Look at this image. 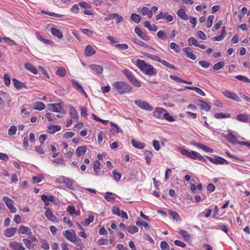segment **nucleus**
<instances>
[{"instance_id": "obj_1", "label": "nucleus", "mask_w": 250, "mask_h": 250, "mask_svg": "<svg viewBox=\"0 0 250 250\" xmlns=\"http://www.w3.org/2000/svg\"><path fill=\"white\" fill-rule=\"evenodd\" d=\"M136 65L141 71L146 75L151 76L156 74V70L153 66L143 60H137Z\"/></svg>"}, {"instance_id": "obj_2", "label": "nucleus", "mask_w": 250, "mask_h": 250, "mask_svg": "<svg viewBox=\"0 0 250 250\" xmlns=\"http://www.w3.org/2000/svg\"><path fill=\"white\" fill-rule=\"evenodd\" d=\"M112 86L121 94L129 92L132 90L131 86L122 81H118L112 84Z\"/></svg>"}, {"instance_id": "obj_3", "label": "nucleus", "mask_w": 250, "mask_h": 250, "mask_svg": "<svg viewBox=\"0 0 250 250\" xmlns=\"http://www.w3.org/2000/svg\"><path fill=\"white\" fill-rule=\"evenodd\" d=\"M123 73L132 84L137 87H139L141 86L140 82L132 75L131 72L128 69H125L123 70Z\"/></svg>"}, {"instance_id": "obj_4", "label": "nucleus", "mask_w": 250, "mask_h": 250, "mask_svg": "<svg viewBox=\"0 0 250 250\" xmlns=\"http://www.w3.org/2000/svg\"><path fill=\"white\" fill-rule=\"evenodd\" d=\"M135 104L140 108L145 110L147 111H151L153 110L152 107L146 101L141 100H135Z\"/></svg>"}, {"instance_id": "obj_5", "label": "nucleus", "mask_w": 250, "mask_h": 250, "mask_svg": "<svg viewBox=\"0 0 250 250\" xmlns=\"http://www.w3.org/2000/svg\"><path fill=\"white\" fill-rule=\"evenodd\" d=\"M2 200L11 212L15 213L17 212V208L13 206L14 202L12 199L7 196H4L2 198Z\"/></svg>"}, {"instance_id": "obj_6", "label": "nucleus", "mask_w": 250, "mask_h": 250, "mask_svg": "<svg viewBox=\"0 0 250 250\" xmlns=\"http://www.w3.org/2000/svg\"><path fill=\"white\" fill-rule=\"evenodd\" d=\"M165 19L167 22H170L173 20V17L167 12H161L156 16V20Z\"/></svg>"}, {"instance_id": "obj_7", "label": "nucleus", "mask_w": 250, "mask_h": 250, "mask_svg": "<svg viewBox=\"0 0 250 250\" xmlns=\"http://www.w3.org/2000/svg\"><path fill=\"white\" fill-rule=\"evenodd\" d=\"M71 82L72 83L73 86L75 88V89L79 92H82L85 96L86 98L87 97V95L83 89V86L77 81L72 79L71 80Z\"/></svg>"}, {"instance_id": "obj_8", "label": "nucleus", "mask_w": 250, "mask_h": 250, "mask_svg": "<svg viewBox=\"0 0 250 250\" xmlns=\"http://www.w3.org/2000/svg\"><path fill=\"white\" fill-rule=\"evenodd\" d=\"M223 94L225 96L229 99L233 100L237 102H241V100L239 96L234 93L226 90L223 92Z\"/></svg>"}, {"instance_id": "obj_9", "label": "nucleus", "mask_w": 250, "mask_h": 250, "mask_svg": "<svg viewBox=\"0 0 250 250\" xmlns=\"http://www.w3.org/2000/svg\"><path fill=\"white\" fill-rule=\"evenodd\" d=\"M63 234L65 237L71 242L77 237L76 235L75 232L73 230H71V231L65 230L63 232Z\"/></svg>"}, {"instance_id": "obj_10", "label": "nucleus", "mask_w": 250, "mask_h": 250, "mask_svg": "<svg viewBox=\"0 0 250 250\" xmlns=\"http://www.w3.org/2000/svg\"><path fill=\"white\" fill-rule=\"evenodd\" d=\"M134 31L142 40L144 41H148L150 37L147 36L145 32H144L140 28L136 27L134 29Z\"/></svg>"}, {"instance_id": "obj_11", "label": "nucleus", "mask_w": 250, "mask_h": 250, "mask_svg": "<svg viewBox=\"0 0 250 250\" xmlns=\"http://www.w3.org/2000/svg\"><path fill=\"white\" fill-rule=\"evenodd\" d=\"M46 210L45 212V216L50 221L52 222L56 221V217L54 215L53 212L49 208L44 207Z\"/></svg>"}, {"instance_id": "obj_12", "label": "nucleus", "mask_w": 250, "mask_h": 250, "mask_svg": "<svg viewBox=\"0 0 250 250\" xmlns=\"http://www.w3.org/2000/svg\"><path fill=\"white\" fill-rule=\"evenodd\" d=\"M9 247L14 250H25V248L23 246L22 244L15 241L11 242L9 244Z\"/></svg>"}, {"instance_id": "obj_13", "label": "nucleus", "mask_w": 250, "mask_h": 250, "mask_svg": "<svg viewBox=\"0 0 250 250\" xmlns=\"http://www.w3.org/2000/svg\"><path fill=\"white\" fill-rule=\"evenodd\" d=\"M89 67L95 74L100 75L103 73V68L99 65L90 64Z\"/></svg>"}, {"instance_id": "obj_14", "label": "nucleus", "mask_w": 250, "mask_h": 250, "mask_svg": "<svg viewBox=\"0 0 250 250\" xmlns=\"http://www.w3.org/2000/svg\"><path fill=\"white\" fill-rule=\"evenodd\" d=\"M48 110L56 112H60L61 111V104H51L47 105Z\"/></svg>"}, {"instance_id": "obj_15", "label": "nucleus", "mask_w": 250, "mask_h": 250, "mask_svg": "<svg viewBox=\"0 0 250 250\" xmlns=\"http://www.w3.org/2000/svg\"><path fill=\"white\" fill-rule=\"evenodd\" d=\"M166 110L161 107H157L153 113V116L157 118H162Z\"/></svg>"}, {"instance_id": "obj_16", "label": "nucleus", "mask_w": 250, "mask_h": 250, "mask_svg": "<svg viewBox=\"0 0 250 250\" xmlns=\"http://www.w3.org/2000/svg\"><path fill=\"white\" fill-rule=\"evenodd\" d=\"M191 144L194 146L197 147L198 148L202 149V150H204L206 152H212V150L211 148H210L209 147H208L204 145L203 144L198 143L196 142H193L191 143Z\"/></svg>"}, {"instance_id": "obj_17", "label": "nucleus", "mask_w": 250, "mask_h": 250, "mask_svg": "<svg viewBox=\"0 0 250 250\" xmlns=\"http://www.w3.org/2000/svg\"><path fill=\"white\" fill-rule=\"evenodd\" d=\"M183 51L186 53L187 57L188 58H190L192 60H195L196 59V56L192 53L191 48L189 47H185L183 48Z\"/></svg>"}, {"instance_id": "obj_18", "label": "nucleus", "mask_w": 250, "mask_h": 250, "mask_svg": "<svg viewBox=\"0 0 250 250\" xmlns=\"http://www.w3.org/2000/svg\"><path fill=\"white\" fill-rule=\"evenodd\" d=\"M189 158L193 159H198L203 161L204 162L205 161V157L202 156L199 153L196 152L194 151H190V155H189Z\"/></svg>"}, {"instance_id": "obj_19", "label": "nucleus", "mask_w": 250, "mask_h": 250, "mask_svg": "<svg viewBox=\"0 0 250 250\" xmlns=\"http://www.w3.org/2000/svg\"><path fill=\"white\" fill-rule=\"evenodd\" d=\"M132 145L138 149H143L146 146V144L144 143H142L133 139L131 141Z\"/></svg>"}, {"instance_id": "obj_20", "label": "nucleus", "mask_w": 250, "mask_h": 250, "mask_svg": "<svg viewBox=\"0 0 250 250\" xmlns=\"http://www.w3.org/2000/svg\"><path fill=\"white\" fill-rule=\"evenodd\" d=\"M16 228L12 227L7 229L4 231V235L7 237H10L16 233Z\"/></svg>"}, {"instance_id": "obj_21", "label": "nucleus", "mask_w": 250, "mask_h": 250, "mask_svg": "<svg viewBox=\"0 0 250 250\" xmlns=\"http://www.w3.org/2000/svg\"><path fill=\"white\" fill-rule=\"evenodd\" d=\"M225 137L229 142L234 144H236V142H237V137L234 135L232 134L231 131H229L228 134L225 136Z\"/></svg>"}, {"instance_id": "obj_22", "label": "nucleus", "mask_w": 250, "mask_h": 250, "mask_svg": "<svg viewBox=\"0 0 250 250\" xmlns=\"http://www.w3.org/2000/svg\"><path fill=\"white\" fill-rule=\"evenodd\" d=\"M132 41L133 42H134V43H136V44H138V45H139L140 46H143V47H146V48H149L150 49L154 50V49L152 46L148 45L147 44L145 43L144 42H142V41H140V40H138L137 39L133 38L132 39Z\"/></svg>"}, {"instance_id": "obj_23", "label": "nucleus", "mask_w": 250, "mask_h": 250, "mask_svg": "<svg viewBox=\"0 0 250 250\" xmlns=\"http://www.w3.org/2000/svg\"><path fill=\"white\" fill-rule=\"evenodd\" d=\"M86 151V148L84 146H80L77 148L76 153L79 157L83 156L85 155Z\"/></svg>"}, {"instance_id": "obj_24", "label": "nucleus", "mask_w": 250, "mask_h": 250, "mask_svg": "<svg viewBox=\"0 0 250 250\" xmlns=\"http://www.w3.org/2000/svg\"><path fill=\"white\" fill-rule=\"evenodd\" d=\"M95 53L96 51L91 46L87 45L86 46L84 50V53L86 56H91Z\"/></svg>"}, {"instance_id": "obj_25", "label": "nucleus", "mask_w": 250, "mask_h": 250, "mask_svg": "<svg viewBox=\"0 0 250 250\" xmlns=\"http://www.w3.org/2000/svg\"><path fill=\"white\" fill-rule=\"evenodd\" d=\"M20 233L21 234L31 235L32 234V232L31 229L26 226H21L19 229Z\"/></svg>"}, {"instance_id": "obj_26", "label": "nucleus", "mask_w": 250, "mask_h": 250, "mask_svg": "<svg viewBox=\"0 0 250 250\" xmlns=\"http://www.w3.org/2000/svg\"><path fill=\"white\" fill-rule=\"evenodd\" d=\"M45 105L43 103L40 102H37L33 104L32 108L38 110H42L45 108Z\"/></svg>"}, {"instance_id": "obj_27", "label": "nucleus", "mask_w": 250, "mask_h": 250, "mask_svg": "<svg viewBox=\"0 0 250 250\" xmlns=\"http://www.w3.org/2000/svg\"><path fill=\"white\" fill-rule=\"evenodd\" d=\"M197 104L200 106V108L202 109H203L205 111H208L210 108V106L207 103L202 100L198 101Z\"/></svg>"}, {"instance_id": "obj_28", "label": "nucleus", "mask_w": 250, "mask_h": 250, "mask_svg": "<svg viewBox=\"0 0 250 250\" xmlns=\"http://www.w3.org/2000/svg\"><path fill=\"white\" fill-rule=\"evenodd\" d=\"M249 117L246 114H240L236 116V119L239 122L247 123Z\"/></svg>"}, {"instance_id": "obj_29", "label": "nucleus", "mask_w": 250, "mask_h": 250, "mask_svg": "<svg viewBox=\"0 0 250 250\" xmlns=\"http://www.w3.org/2000/svg\"><path fill=\"white\" fill-rule=\"evenodd\" d=\"M51 32L54 36L57 37L59 39H62L63 37L62 32L57 28L52 27Z\"/></svg>"}, {"instance_id": "obj_30", "label": "nucleus", "mask_w": 250, "mask_h": 250, "mask_svg": "<svg viewBox=\"0 0 250 250\" xmlns=\"http://www.w3.org/2000/svg\"><path fill=\"white\" fill-rule=\"evenodd\" d=\"M61 127L58 125H50L48 127V132L50 134H53L56 132L60 130Z\"/></svg>"}, {"instance_id": "obj_31", "label": "nucleus", "mask_w": 250, "mask_h": 250, "mask_svg": "<svg viewBox=\"0 0 250 250\" xmlns=\"http://www.w3.org/2000/svg\"><path fill=\"white\" fill-rule=\"evenodd\" d=\"M42 200L44 202L45 205L47 206L48 202H53L54 200V198L51 195H42Z\"/></svg>"}, {"instance_id": "obj_32", "label": "nucleus", "mask_w": 250, "mask_h": 250, "mask_svg": "<svg viewBox=\"0 0 250 250\" xmlns=\"http://www.w3.org/2000/svg\"><path fill=\"white\" fill-rule=\"evenodd\" d=\"M14 86L17 89H21L23 87H26V86L21 83V82L16 79H13L12 80Z\"/></svg>"}, {"instance_id": "obj_33", "label": "nucleus", "mask_w": 250, "mask_h": 250, "mask_svg": "<svg viewBox=\"0 0 250 250\" xmlns=\"http://www.w3.org/2000/svg\"><path fill=\"white\" fill-rule=\"evenodd\" d=\"M24 67L26 69L29 70L34 74H37L38 73V71L35 67L30 63H25L24 64Z\"/></svg>"}, {"instance_id": "obj_34", "label": "nucleus", "mask_w": 250, "mask_h": 250, "mask_svg": "<svg viewBox=\"0 0 250 250\" xmlns=\"http://www.w3.org/2000/svg\"><path fill=\"white\" fill-rule=\"evenodd\" d=\"M93 168L95 174L98 175V173L101 168V163L98 160H96L94 162Z\"/></svg>"}, {"instance_id": "obj_35", "label": "nucleus", "mask_w": 250, "mask_h": 250, "mask_svg": "<svg viewBox=\"0 0 250 250\" xmlns=\"http://www.w3.org/2000/svg\"><path fill=\"white\" fill-rule=\"evenodd\" d=\"M69 113L71 119L77 120L78 118V113L76 110L72 106H70Z\"/></svg>"}, {"instance_id": "obj_36", "label": "nucleus", "mask_w": 250, "mask_h": 250, "mask_svg": "<svg viewBox=\"0 0 250 250\" xmlns=\"http://www.w3.org/2000/svg\"><path fill=\"white\" fill-rule=\"evenodd\" d=\"M178 16L183 20H188V17L183 9H180L177 12Z\"/></svg>"}, {"instance_id": "obj_37", "label": "nucleus", "mask_w": 250, "mask_h": 250, "mask_svg": "<svg viewBox=\"0 0 250 250\" xmlns=\"http://www.w3.org/2000/svg\"><path fill=\"white\" fill-rule=\"evenodd\" d=\"M144 26L147 28L149 31H156L157 30L156 26L154 24L151 25L149 21H146L144 23Z\"/></svg>"}, {"instance_id": "obj_38", "label": "nucleus", "mask_w": 250, "mask_h": 250, "mask_svg": "<svg viewBox=\"0 0 250 250\" xmlns=\"http://www.w3.org/2000/svg\"><path fill=\"white\" fill-rule=\"evenodd\" d=\"M67 210L71 215L75 214V215L79 216L80 214V211L79 210H76L74 206H68Z\"/></svg>"}, {"instance_id": "obj_39", "label": "nucleus", "mask_w": 250, "mask_h": 250, "mask_svg": "<svg viewBox=\"0 0 250 250\" xmlns=\"http://www.w3.org/2000/svg\"><path fill=\"white\" fill-rule=\"evenodd\" d=\"M145 155L146 156V160L147 164H149L151 162V158L153 154L152 152L150 151L146 150L145 151Z\"/></svg>"}, {"instance_id": "obj_40", "label": "nucleus", "mask_w": 250, "mask_h": 250, "mask_svg": "<svg viewBox=\"0 0 250 250\" xmlns=\"http://www.w3.org/2000/svg\"><path fill=\"white\" fill-rule=\"evenodd\" d=\"M144 55L146 56V57L149 58L150 59L158 61L160 62L161 60V59L158 56H157L156 55H152V54H150L147 53H145Z\"/></svg>"}, {"instance_id": "obj_41", "label": "nucleus", "mask_w": 250, "mask_h": 250, "mask_svg": "<svg viewBox=\"0 0 250 250\" xmlns=\"http://www.w3.org/2000/svg\"><path fill=\"white\" fill-rule=\"evenodd\" d=\"M131 20L135 23H138L141 21L140 16L136 14H132L131 15Z\"/></svg>"}, {"instance_id": "obj_42", "label": "nucleus", "mask_w": 250, "mask_h": 250, "mask_svg": "<svg viewBox=\"0 0 250 250\" xmlns=\"http://www.w3.org/2000/svg\"><path fill=\"white\" fill-rule=\"evenodd\" d=\"M94 219L93 215H89L88 218L85 219L84 222L82 223V224H83L84 226H88L90 223L93 222Z\"/></svg>"}, {"instance_id": "obj_43", "label": "nucleus", "mask_w": 250, "mask_h": 250, "mask_svg": "<svg viewBox=\"0 0 250 250\" xmlns=\"http://www.w3.org/2000/svg\"><path fill=\"white\" fill-rule=\"evenodd\" d=\"M160 62L164 65H165L166 67L169 69L176 70V67L173 65L170 64L169 63L167 62V61L161 59Z\"/></svg>"}, {"instance_id": "obj_44", "label": "nucleus", "mask_w": 250, "mask_h": 250, "mask_svg": "<svg viewBox=\"0 0 250 250\" xmlns=\"http://www.w3.org/2000/svg\"><path fill=\"white\" fill-rule=\"evenodd\" d=\"M63 183L65 184L66 186L69 188H71V187L73 185V182L72 181L68 178H64L62 179Z\"/></svg>"}, {"instance_id": "obj_45", "label": "nucleus", "mask_w": 250, "mask_h": 250, "mask_svg": "<svg viewBox=\"0 0 250 250\" xmlns=\"http://www.w3.org/2000/svg\"><path fill=\"white\" fill-rule=\"evenodd\" d=\"M171 49H173L176 52L178 53L181 50L180 47L174 42H171L169 45Z\"/></svg>"}, {"instance_id": "obj_46", "label": "nucleus", "mask_w": 250, "mask_h": 250, "mask_svg": "<svg viewBox=\"0 0 250 250\" xmlns=\"http://www.w3.org/2000/svg\"><path fill=\"white\" fill-rule=\"evenodd\" d=\"M168 212L169 214L172 216L173 219L175 220L176 221H178L180 220V217L177 212L169 210Z\"/></svg>"}, {"instance_id": "obj_47", "label": "nucleus", "mask_w": 250, "mask_h": 250, "mask_svg": "<svg viewBox=\"0 0 250 250\" xmlns=\"http://www.w3.org/2000/svg\"><path fill=\"white\" fill-rule=\"evenodd\" d=\"M179 233L184 238L185 240L188 241L190 239V236L187 231L184 230H180Z\"/></svg>"}, {"instance_id": "obj_48", "label": "nucleus", "mask_w": 250, "mask_h": 250, "mask_svg": "<svg viewBox=\"0 0 250 250\" xmlns=\"http://www.w3.org/2000/svg\"><path fill=\"white\" fill-rule=\"evenodd\" d=\"M114 19L116 21V23L118 24L123 20V17L117 13H113Z\"/></svg>"}, {"instance_id": "obj_49", "label": "nucleus", "mask_w": 250, "mask_h": 250, "mask_svg": "<svg viewBox=\"0 0 250 250\" xmlns=\"http://www.w3.org/2000/svg\"><path fill=\"white\" fill-rule=\"evenodd\" d=\"M127 230L129 233L133 234L138 231V228L135 226H130L127 228Z\"/></svg>"}, {"instance_id": "obj_50", "label": "nucleus", "mask_w": 250, "mask_h": 250, "mask_svg": "<svg viewBox=\"0 0 250 250\" xmlns=\"http://www.w3.org/2000/svg\"><path fill=\"white\" fill-rule=\"evenodd\" d=\"M235 78L241 81H243L245 83H250V80L245 76L242 75H237L235 76Z\"/></svg>"}, {"instance_id": "obj_51", "label": "nucleus", "mask_w": 250, "mask_h": 250, "mask_svg": "<svg viewBox=\"0 0 250 250\" xmlns=\"http://www.w3.org/2000/svg\"><path fill=\"white\" fill-rule=\"evenodd\" d=\"M56 74L61 77H64L66 74V70L62 67H59Z\"/></svg>"}, {"instance_id": "obj_52", "label": "nucleus", "mask_w": 250, "mask_h": 250, "mask_svg": "<svg viewBox=\"0 0 250 250\" xmlns=\"http://www.w3.org/2000/svg\"><path fill=\"white\" fill-rule=\"evenodd\" d=\"M110 125L112 127V129L116 132H122V130L119 128L117 125L114 124L112 122H110Z\"/></svg>"}, {"instance_id": "obj_53", "label": "nucleus", "mask_w": 250, "mask_h": 250, "mask_svg": "<svg viewBox=\"0 0 250 250\" xmlns=\"http://www.w3.org/2000/svg\"><path fill=\"white\" fill-rule=\"evenodd\" d=\"M163 117L167 121L169 122H172L174 121V119L170 115L169 113L166 110L165 114H164Z\"/></svg>"}, {"instance_id": "obj_54", "label": "nucleus", "mask_w": 250, "mask_h": 250, "mask_svg": "<svg viewBox=\"0 0 250 250\" xmlns=\"http://www.w3.org/2000/svg\"><path fill=\"white\" fill-rule=\"evenodd\" d=\"M188 43L189 45H193L195 46H197V45H198L197 41L193 37H190L188 39Z\"/></svg>"}, {"instance_id": "obj_55", "label": "nucleus", "mask_w": 250, "mask_h": 250, "mask_svg": "<svg viewBox=\"0 0 250 250\" xmlns=\"http://www.w3.org/2000/svg\"><path fill=\"white\" fill-rule=\"evenodd\" d=\"M214 19V16L210 15L208 17L207 21L206 22V25L208 28H209L211 26L212 24V21Z\"/></svg>"}, {"instance_id": "obj_56", "label": "nucleus", "mask_w": 250, "mask_h": 250, "mask_svg": "<svg viewBox=\"0 0 250 250\" xmlns=\"http://www.w3.org/2000/svg\"><path fill=\"white\" fill-rule=\"evenodd\" d=\"M41 247L45 250L49 249V245L45 239H43L41 241Z\"/></svg>"}, {"instance_id": "obj_57", "label": "nucleus", "mask_w": 250, "mask_h": 250, "mask_svg": "<svg viewBox=\"0 0 250 250\" xmlns=\"http://www.w3.org/2000/svg\"><path fill=\"white\" fill-rule=\"evenodd\" d=\"M169 77L171 79L179 83H182V82H185V80L180 78L177 76L171 75H170Z\"/></svg>"}, {"instance_id": "obj_58", "label": "nucleus", "mask_w": 250, "mask_h": 250, "mask_svg": "<svg viewBox=\"0 0 250 250\" xmlns=\"http://www.w3.org/2000/svg\"><path fill=\"white\" fill-rule=\"evenodd\" d=\"M17 127L15 125L11 126L8 130V134L10 136L16 134L17 131Z\"/></svg>"}, {"instance_id": "obj_59", "label": "nucleus", "mask_w": 250, "mask_h": 250, "mask_svg": "<svg viewBox=\"0 0 250 250\" xmlns=\"http://www.w3.org/2000/svg\"><path fill=\"white\" fill-rule=\"evenodd\" d=\"M115 47L119 50H126L128 48V45L125 43L118 44Z\"/></svg>"}, {"instance_id": "obj_60", "label": "nucleus", "mask_w": 250, "mask_h": 250, "mask_svg": "<svg viewBox=\"0 0 250 250\" xmlns=\"http://www.w3.org/2000/svg\"><path fill=\"white\" fill-rule=\"evenodd\" d=\"M2 40L7 43L8 44L10 45H16L17 43L13 40L10 39L8 38L5 37L3 38Z\"/></svg>"}, {"instance_id": "obj_61", "label": "nucleus", "mask_w": 250, "mask_h": 250, "mask_svg": "<svg viewBox=\"0 0 250 250\" xmlns=\"http://www.w3.org/2000/svg\"><path fill=\"white\" fill-rule=\"evenodd\" d=\"M157 36L161 39L165 40L167 37V35L163 30H160L158 32L157 34Z\"/></svg>"}, {"instance_id": "obj_62", "label": "nucleus", "mask_w": 250, "mask_h": 250, "mask_svg": "<svg viewBox=\"0 0 250 250\" xmlns=\"http://www.w3.org/2000/svg\"><path fill=\"white\" fill-rule=\"evenodd\" d=\"M112 172L115 180L118 182L121 177V174L120 173L117 172L115 169H114Z\"/></svg>"}, {"instance_id": "obj_63", "label": "nucleus", "mask_w": 250, "mask_h": 250, "mask_svg": "<svg viewBox=\"0 0 250 250\" xmlns=\"http://www.w3.org/2000/svg\"><path fill=\"white\" fill-rule=\"evenodd\" d=\"M198 63L203 68H207L209 65L210 63L205 61H200Z\"/></svg>"}, {"instance_id": "obj_64", "label": "nucleus", "mask_w": 250, "mask_h": 250, "mask_svg": "<svg viewBox=\"0 0 250 250\" xmlns=\"http://www.w3.org/2000/svg\"><path fill=\"white\" fill-rule=\"evenodd\" d=\"M161 248L162 250H168L169 249V246L166 242L162 241L161 243Z\"/></svg>"}]
</instances>
